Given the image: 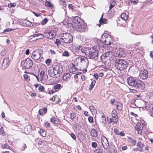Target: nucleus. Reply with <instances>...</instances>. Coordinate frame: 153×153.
<instances>
[{
    "label": "nucleus",
    "instance_id": "nucleus-1",
    "mask_svg": "<svg viewBox=\"0 0 153 153\" xmlns=\"http://www.w3.org/2000/svg\"><path fill=\"white\" fill-rule=\"evenodd\" d=\"M100 48V45H96L93 47L86 48L85 53L88 58L97 60L98 58L99 51Z\"/></svg>",
    "mask_w": 153,
    "mask_h": 153
},
{
    "label": "nucleus",
    "instance_id": "nucleus-2",
    "mask_svg": "<svg viewBox=\"0 0 153 153\" xmlns=\"http://www.w3.org/2000/svg\"><path fill=\"white\" fill-rule=\"evenodd\" d=\"M128 62L122 59H118L116 60L115 62V68L117 69L123 70L127 67Z\"/></svg>",
    "mask_w": 153,
    "mask_h": 153
},
{
    "label": "nucleus",
    "instance_id": "nucleus-3",
    "mask_svg": "<svg viewBox=\"0 0 153 153\" xmlns=\"http://www.w3.org/2000/svg\"><path fill=\"white\" fill-rule=\"evenodd\" d=\"M80 61L79 64V70L83 71L87 68L88 65V60L87 58L85 57L76 59V61Z\"/></svg>",
    "mask_w": 153,
    "mask_h": 153
},
{
    "label": "nucleus",
    "instance_id": "nucleus-4",
    "mask_svg": "<svg viewBox=\"0 0 153 153\" xmlns=\"http://www.w3.org/2000/svg\"><path fill=\"white\" fill-rule=\"evenodd\" d=\"M60 39L62 42L68 44L72 42L73 37L70 33H66L62 35Z\"/></svg>",
    "mask_w": 153,
    "mask_h": 153
},
{
    "label": "nucleus",
    "instance_id": "nucleus-5",
    "mask_svg": "<svg viewBox=\"0 0 153 153\" xmlns=\"http://www.w3.org/2000/svg\"><path fill=\"white\" fill-rule=\"evenodd\" d=\"M21 64L22 66L26 69H30L33 65L32 60L29 58H27L22 61Z\"/></svg>",
    "mask_w": 153,
    "mask_h": 153
},
{
    "label": "nucleus",
    "instance_id": "nucleus-6",
    "mask_svg": "<svg viewBox=\"0 0 153 153\" xmlns=\"http://www.w3.org/2000/svg\"><path fill=\"white\" fill-rule=\"evenodd\" d=\"M114 55V53L112 51H109L103 53L101 55L100 58L103 62H105L107 61L109 57Z\"/></svg>",
    "mask_w": 153,
    "mask_h": 153
},
{
    "label": "nucleus",
    "instance_id": "nucleus-7",
    "mask_svg": "<svg viewBox=\"0 0 153 153\" xmlns=\"http://www.w3.org/2000/svg\"><path fill=\"white\" fill-rule=\"evenodd\" d=\"M42 53V51L41 49L36 50L33 52L31 57L34 60L39 61Z\"/></svg>",
    "mask_w": 153,
    "mask_h": 153
},
{
    "label": "nucleus",
    "instance_id": "nucleus-8",
    "mask_svg": "<svg viewBox=\"0 0 153 153\" xmlns=\"http://www.w3.org/2000/svg\"><path fill=\"white\" fill-rule=\"evenodd\" d=\"M145 84L140 79H137L132 87L136 89L143 90L145 88Z\"/></svg>",
    "mask_w": 153,
    "mask_h": 153
},
{
    "label": "nucleus",
    "instance_id": "nucleus-9",
    "mask_svg": "<svg viewBox=\"0 0 153 153\" xmlns=\"http://www.w3.org/2000/svg\"><path fill=\"white\" fill-rule=\"evenodd\" d=\"M76 30L80 32H85L87 30V25L85 23H83L82 22L77 25L75 27Z\"/></svg>",
    "mask_w": 153,
    "mask_h": 153
},
{
    "label": "nucleus",
    "instance_id": "nucleus-10",
    "mask_svg": "<svg viewBox=\"0 0 153 153\" xmlns=\"http://www.w3.org/2000/svg\"><path fill=\"white\" fill-rule=\"evenodd\" d=\"M146 123L144 121H140L138 123L135 127L138 134H141L144 125H146Z\"/></svg>",
    "mask_w": 153,
    "mask_h": 153
},
{
    "label": "nucleus",
    "instance_id": "nucleus-11",
    "mask_svg": "<svg viewBox=\"0 0 153 153\" xmlns=\"http://www.w3.org/2000/svg\"><path fill=\"white\" fill-rule=\"evenodd\" d=\"M104 37H105V40H104L103 43L105 45L111 44L112 40L111 36L108 34L104 33L102 36V39H103Z\"/></svg>",
    "mask_w": 153,
    "mask_h": 153
},
{
    "label": "nucleus",
    "instance_id": "nucleus-12",
    "mask_svg": "<svg viewBox=\"0 0 153 153\" xmlns=\"http://www.w3.org/2000/svg\"><path fill=\"white\" fill-rule=\"evenodd\" d=\"M45 37L49 39H52L56 35V33L53 30L47 31L44 33Z\"/></svg>",
    "mask_w": 153,
    "mask_h": 153
},
{
    "label": "nucleus",
    "instance_id": "nucleus-13",
    "mask_svg": "<svg viewBox=\"0 0 153 153\" xmlns=\"http://www.w3.org/2000/svg\"><path fill=\"white\" fill-rule=\"evenodd\" d=\"M148 76V72L145 69L141 70L139 74V77L140 79H146Z\"/></svg>",
    "mask_w": 153,
    "mask_h": 153
},
{
    "label": "nucleus",
    "instance_id": "nucleus-14",
    "mask_svg": "<svg viewBox=\"0 0 153 153\" xmlns=\"http://www.w3.org/2000/svg\"><path fill=\"white\" fill-rule=\"evenodd\" d=\"M70 71L71 72L74 74H75V72L77 70H78L79 68V64L75 62L74 64L72 63L70 65Z\"/></svg>",
    "mask_w": 153,
    "mask_h": 153
},
{
    "label": "nucleus",
    "instance_id": "nucleus-15",
    "mask_svg": "<svg viewBox=\"0 0 153 153\" xmlns=\"http://www.w3.org/2000/svg\"><path fill=\"white\" fill-rule=\"evenodd\" d=\"M55 71L56 72L57 76V77L59 76L60 74L63 72V67L62 66L60 65H58L54 66Z\"/></svg>",
    "mask_w": 153,
    "mask_h": 153
},
{
    "label": "nucleus",
    "instance_id": "nucleus-16",
    "mask_svg": "<svg viewBox=\"0 0 153 153\" xmlns=\"http://www.w3.org/2000/svg\"><path fill=\"white\" fill-rule=\"evenodd\" d=\"M55 71L54 67H51L50 68L48 71V73L50 76L53 77H57V74Z\"/></svg>",
    "mask_w": 153,
    "mask_h": 153
},
{
    "label": "nucleus",
    "instance_id": "nucleus-17",
    "mask_svg": "<svg viewBox=\"0 0 153 153\" xmlns=\"http://www.w3.org/2000/svg\"><path fill=\"white\" fill-rule=\"evenodd\" d=\"M137 79L135 77L131 76L127 79V82L129 85L132 87Z\"/></svg>",
    "mask_w": 153,
    "mask_h": 153
},
{
    "label": "nucleus",
    "instance_id": "nucleus-18",
    "mask_svg": "<svg viewBox=\"0 0 153 153\" xmlns=\"http://www.w3.org/2000/svg\"><path fill=\"white\" fill-rule=\"evenodd\" d=\"M81 18L78 16H76L73 19V22L74 24L75 27L81 22Z\"/></svg>",
    "mask_w": 153,
    "mask_h": 153
},
{
    "label": "nucleus",
    "instance_id": "nucleus-19",
    "mask_svg": "<svg viewBox=\"0 0 153 153\" xmlns=\"http://www.w3.org/2000/svg\"><path fill=\"white\" fill-rule=\"evenodd\" d=\"M102 143L104 149H107L109 145L108 141L105 137L102 139Z\"/></svg>",
    "mask_w": 153,
    "mask_h": 153
},
{
    "label": "nucleus",
    "instance_id": "nucleus-20",
    "mask_svg": "<svg viewBox=\"0 0 153 153\" xmlns=\"http://www.w3.org/2000/svg\"><path fill=\"white\" fill-rule=\"evenodd\" d=\"M9 59L7 58H5L4 59L2 65L3 67H4V69L7 68L9 65Z\"/></svg>",
    "mask_w": 153,
    "mask_h": 153
},
{
    "label": "nucleus",
    "instance_id": "nucleus-21",
    "mask_svg": "<svg viewBox=\"0 0 153 153\" xmlns=\"http://www.w3.org/2000/svg\"><path fill=\"white\" fill-rule=\"evenodd\" d=\"M37 37L38 38H36V39H43L44 38V36L42 34L40 33H38L36 34H34L33 35L31 36L30 37L32 38V37Z\"/></svg>",
    "mask_w": 153,
    "mask_h": 153
},
{
    "label": "nucleus",
    "instance_id": "nucleus-22",
    "mask_svg": "<svg viewBox=\"0 0 153 153\" xmlns=\"http://www.w3.org/2000/svg\"><path fill=\"white\" fill-rule=\"evenodd\" d=\"M121 18L124 21V23L122 24L123 25L126 23V21L128 19V16L126 13H123L121 16Z\"/></svg>",
    "mask_w": 153,
    "mask_h": 153
},
{
    "label": "nucleus",
    "instance_id": "nucleus-23",
    "mask_svg": "<svg viewBox=\"0 0 153 153\" xmlns=\"http://www.w3.org/2000/svg\"><path fill=\"white\" fill-rule=\"evenodd\" d=\"M91 134L92 137H96L97 135V132L95 129H93L91 131Z\"/></svg>",
    "mask_w": 153,
    "mask_h": 153
},
{
    "label": "nucleus",
    "instance_id": "nucleus-24",
    "mask_svg": "<svg viewBox=\"0 0 153 153\" xmlns=\"http://www.w3.org/2000/svg\"><path fill=\"white\" fill-rule=\"evenodd\" d=\"M31 127L30 126L28 125L25 127L24 128V131L26 134H28L31 130Z\"/></svg>",
    "mask_w": 153,
    "mask_h": 153
},
{
    "label": "nucleus",
    "instance_id": "nucleus-25",
    "mask_svg": "<svg viewBox=\"0 0 153 153\" xmlns=\"http://www.w3.org/2000/svg\"><path fill=\"white\" fill-rule=\"evenodd\" d=\"M116 107L118 110L121 111L123 108V104L120 102H117L116 105Z\"/></svg>",
    "mask_w": 153,
    "mask_h": 153
},
{
    "label": "nucleus",
    "instance_id": "nucleus-26",
    "mask_svg": "<svg viewBox=\"0 0 153 153\" xmlns=\"http://www.w3.org/2000/svg\"><path fill=\"white\" fill-rule=\"evenodd\" d=\"M103 14L102 15V16L99 20V22L100 23L106 24L107 22V20L105 19H103Z\"/></svg>",
    "mask_w": 153,
    "mask_h": 153
},
{
    "label": "nucleus",
    "instance_id": "nucleus-27",
    "mask_svg": "<svg viewBox=\"0 0 153 153\" xmlns=\"http://www.w3.org/2000/svg\"><path fill=\"white\" fill-rule=\"evenodd\" d=\"M47 109L45 108H43L42 109H40L39 110V113L41 115H43L44 113H45L47 112Z\"/></svg>",
    "mask_w": 153,
    "mask_h": 153
},
{
    "label": "nucleus",
    "instance_id": "nucleus-28",
    "mask_svg": "<svg viewBox=\"0 0 153 153\" xmlns=\"http://www.w3.org/2000/svg\"><path fill=\"white\" fill-rule=\"evenodd\" d=\"M70 76V75L69 73H67L63 76V79L65 81H67L68 79L69 78Z\"/></svg>",
    "mask_w": 153,
    "mask_h": 153
},
{
    "label": "nucleus",
    "instance_id": "nucleus-29",
    "mask_svg": "<svg viewBox=\"0 0 153 153\" xmlns=\"http://www.w3.org/2000/svg\"><path fill=\"white\" fill-rule=\"evenodd\" d=\"M95 83H96V81L94 80H93V81H92L91 82V84L90 85L89 88V89L90 90H91L92 89L93 87L95 85Z\"/></svg>",
    "mask_w": 153,
    "mask_h": 153
},
{
    "label": "nucleus",
    "instance_id": "nucleus-30",
    "mask_svg": "<svg viewBox=\"0 0 153 153\" xmlns=\"http://www.w3.org/2000/svg\"><path fill=\"white\" fill-rule=\"evenodd\" d=\"M100 121L101 123H105L106 122V119L104 114H103L100 120Z\"/></svg>",
    "mask_w": 153,
    "mask_h": 153
},
{
    "label": "nucleus",
    "instance_id": "nucleus-31",
    "mask_svg": "<svg viewBox=\"0 0 153 153\" xmlns=\"http://www.w3.org/2000/svg\"><path fill=\"white\" fill-rule=\"evenodd\" d=\"M45 74V71L44 70H42L40 72L39 76L42 79L43 78Z\"/></svg>",
    "mask_w": 153,
    "mask_h": 153
},
{
    "label": "nucleus",
    "instance_id": "nucleus-32",
    "mask_svg": "<svg viewBox=\"0 0 153 153\" xmlns=\"http://www.w3.org/2000/svg\"><path fill=\"white\" fill-rule=\"evenodd\" d=\"M45 5L48 7H53V5L52 4H51L50 2L48 1H47L45 2Z\"/></svg>",
    "mask_w": 153,
    "mask_h": 153
},
{
    "label": "nucleus",
    "instance_id": "nucleus-33",
    "mask_svg": "<svg viewBox=\"0 0 153 153\" xmlns=\"http://www.w3.org/2000/svg\"><path fill=\"white\" fill-rule=\"evenodd\" d=\"M140 103L141 104H145V103L144 102V101L139 100H136L135 101V105L136 106V104H137V103Z\"/></svg>",
    "mask_w": 153,
    "mask_h": 153
},
{
    "label": "nucleus",
    "instance_id": "nucleus-34",
    "mask_svg": "<svg viewBox=\"0 0 153 153\" xmlns=\"http://www.w3.org/2000/svg\"><path fill=\"white\" fill-rule=\"evenodd\" d=\"M89 109L91 111L92 113H94L95 112V108L93 106H90L89 107Z\"/></svg>",
    "mask_w": 153,
    "mask_h": 153
},
{
    "label": "nucleus",
    "instance_id": "nucleus-35",
    "mask_svg": "<svg viewBox=\"0 0 153 153\" xmlns=\"http://www.w3.org/2000/svg\"><path fill=\"white\" fill-rule=\"evenodd\" d=\"M61 40L60 41L59 39H56V41L55 42V43L56 45L59 46V45L61 44Z\"/></svg>",
    "mask_w": 153,
    "mask_h": 153
},
{
    "label": "nucleus",
    "instance_id": "nucleus-36",
    "mask_svg": "<svg viewBox=\"0 0 153 153\" xmlns=\"http://www.w3.org/2000/svg\"><path fill=\"white\" fill-rule=\"evenodd\" d=\"M113 120L114 121V124H117L118 121V117H115L114 118L112 117Z\"/></svg>",
    "mask_w": 153,
    "mask_h": 153
},
{
    "label": "nucleus",
    "instance_id": "nucleus-37",
    "mask_svg": "<svg viewBox=\"0 0 153 153\" xmlns=\"http://www.w3.org/2000/svg\"><path fill=\"white\" fill-rule=\"evenodd\" d=\"M69 54L68 52L67 51H65L63 53L62 56H64L68 57L69 56Z\"/></svg>",
    "mask_w": 153,
    "mask_h": 153
},
{
    "label": "nucleus",
    "instance_id": "nucleus-38",
    "mask_svg": "<svg viewBox=\"0 0 153 153\" xmlns=\"http://www.w3.org/2000/svg\"><path fill=\"white\" fill-rule=\"evenodd\" d=\"M144 146V144L140 142H138L137 144V146L139 147L140 148H142Z\"/></svg>",
    "mask_w": 153,
    "mask_h": 153
},
{
    "label": "nucleus",
    "instance_id": "nucleus-39",
    "mask_svg": "<svg viewBox=\"0 0 153 153\" xmlns=\"http://www.w3.org/2000/svg\"><path fill=\"white\" fill-rule=\"evenodd\" d=\"M61 87V85L60 84H57L54 86V89L56 90L58 89Z\"/></svg>",
    "mask_w": 153,
    "mask_h": 153
},
{
    "label": "nucleus",
    "instance_id": "nucleus-40",
    "mask_svg": "<svg viewBox=\"0 0 153 153\" xmlns=\"http://www.w3.org/2000/svg\"><path fill=\"white\" fill-rule=\"evenodd\" d=\"M60 3L64 6V7H66V2L64 0H61Z\"/></svg>",
    "mask_w": 153,
    "mask_h": 153
},
{
    "label": "nucleus",
    "instance_id": "nucleus-41",
    "mask_svg": "<svg viewBox=\"0 0 153 153\" xmlns=\"http://www.w3.org/2000/svg\"><path fill=\"white\" fill-rule=\"evenodd\" d=\"M4 133V132L2 126H1L0 125V135H3Z\"/></svg>",
    "mask_w": 153,
    "mask_h": 153
},
{
    "label": "nucleus",
    "instance_id": "nucleus-42",
    "mask_svg": "<svg viewBox=\"0 0 153 153\" xmlns=\"http://www.w3.org/2000/svg\"><path fill=\"white\" fill-rule=\"evenodd\" d=\"M16 4L15 3H10L8 4V7H9L11 8V7H13L16 6Z\"/></svg>",
    "mask_w": 153,
    "mask_h": 153
},
{
    "label": "nucleus",
    "instance_id": "nucleus-43",
    "mask_svg": "<svg viewBox=\"0 0 153 153\" xmlns=\"http://www.w3.org/2000/svg\"><path fill=\"white\" fill-rule=\"evenodd\" d=\"M45 90L44 87L42 85H40L39 87V91H43Z\"/></svg>",
    "mask_w": 153,
    "mask_h": 153
},
{
    "label": "nucleus",
    "instance_id": "nucleus-44",
    "mask_svg": "<svg viewBox=\"0 0 153 153\" xmlns=\"http://www.w3.org/2000/svg\"><path fill=\"white\" fill-rule=\"evenodd\" d=\"M48 21V19L47 18H45L43 19L42 22V25L45 24Z\"/></svg>",
    "mask_w": 153,
    "mask_h": 153
},
{
    "label": "nucleus",
    "instance_id": "nucleus-45",
    "mask_svg": "<svg viewBox=\"0 0 153 153\" xmlns=\"http://www.w3.org/2000/svg\"><path fill=\"white\" fill-rule=\"evenodd\" d=\"M27 147V146L25 144L23 143L22 145V147H21V149L22 151L25 150V148Z\"/></svg>",
    "mask_w": 153,
    "mask_h": 153
},
{
    "label": "nucleus",
    "instance_id": "nucleus-46",
    "mask_svg": "<svg viewBox=\"0 0 153 153\" xmlns=\"http://www.w3.org/2000/svg\"><path fill=\"white\" fill-rule=\"evenodd\" d=\"M130 1L134 4H136L138 2V1L137 0H130Z\"/></svg>",
    "mask_w": 153,
    "mask_h": 153
},
{
    "label": "nucleus",
    "instance_id": "nucleus-47",
    "mask_svg": "<svg viewBox=\"0 0 153 153\" xmlns=\"http://www.w3.org/2000/svg\"><path fill=\"white\" fill-rule=\"evenodd\" d=\"M103 151L102 149L96 150L94 152V153H102Z\"/></svg>",
    "mask_w": 153,
    "mask_h": 153
},
{
    "label": "nucleus",
    "instance_id": "nucleus-48",
    "mask_svg": "<svg viewBox=\"0 0 153 153\" xmlns=\"http://www.w3.org/2000/svg\"><path fill=\"white\" fill-rule=\"evenodd\" d=\"M88 120L89 122L92 123L93 122V118L92 117L90 116L88 118Z\"/></svg>",
    "mask_w": 153,
    "mask_h": 153
},
{
    "label": "nucleus",
    "instance_id": "nucleus-49",
    "mask_svg": "<svg viewBox=\"0 0 153 153\" xmlns=\"http://www.w3.org/2000/svg\"><path fill=\"white\" fill-rule=\"evenodd\" d=\"M51 62V60L50 59H48L46 60L45 61V63L48 65H49Z\"/></svg>",
    "mask_w": 153,
    "mask_h": 153
},
{
    "label": "nucleus",
    "instance_id": "nucleus-50",
    "mask_svg": "<svg viewBox=\"0 0 153 153\" xmlns=\"http://www.w3.org/2000/svg\"><path fill=\"white\" fill-rule=\"evenodd\" d=\"M1 146L3 148L9 149V146L7 144L3 145Z\"/></svg>",
    "mask_w": 153,
    "mask_h": 153
},
{
    "label": "nucleus",
    "instance_id": "nucleus-51",
    "mask_svg": "<svg viewBox=\"0 0 153 153\" xmlns=\"http://www.w3.org/2000/svg\"><path fill=\"white\" fill-rule=\"evenodd\" d=\"M51 122L53 123H55L56 120L55 118L54 117L51 118Z\"/></svg>",
    "mask_w": 153,
    "mask_h": 153
},
{
    "label": "nucleus",
    "instance_id": "nucleus-52",
    "mask_svg": "<svg viewBox=\"0 0 153 153\" xmlns=\"http://www.w3.org/2000/svg\"><path fill=\"white\" fill-rule=\"evenodd\" d=\"M13 30L12 29H7L4 30V32H9L10 31H12Z\"/></svg>",
    "mask_w": 153,
    "mask_h": 153
},
{
    "label": "nucleus",
    "instance_id": "nucleus-53",
    "mask_svg": "<svg viewBox=\"0 0 153 153\" xmlns=\"http://www.w3.org/2000/svg\"><path fill=\"white\" fill-rule=\"evenodd\" d=\"M6 54V52L5 50L4 49H3L2 50L1 53V56H4Z\"/></svg>",
    "mask_w": 153,
    "mask_h": 153
},
{
    "label": "nucleus",
    "instance_id": "nucleus-54",
    "mask_svg": "<svg viewBox=\"0 0 153 153\" xmlns=\"http://www.w3.org/2000/svg\"><path fill=\"white\" fill-rule=\"evenodd\" d=\"M97 144L95 142H93L92 143V146L93 148H95L97 146Z\"/></svg>",
    "mask_w": 153,
    "mask_h": 153
},
{
    "label": "nucleus",
    "instance_id": "nucleus-55",
    "mask_svg": "<svg viewBox=\"0 0 153 153\" xmlns=\"http://www.w3.org/2000/svg\"><path fill=\"white\" fill-rule=\"evenodd\" d=\"M70 116L71 118L73 119L75 117V114L74 113H71L70 114Z\"/></svg>",
    "mask_w": 153,
    "mask_h": 153
},
{
    "label": "nucleus",
    "instance_id": "nucleus-56",
    "mask_svg": "<svg viewBox=\"0 0 153 153\" xmlns=\"http://www.w3.org/2000/svg\"><path fill=\"white\" fill-rule=\"evenodd\" d=\"M113 120L112 117L110 118H108V122L110 123H112V122L114 123V121Z\"/></svg>",
    "mask_w": 153,
    "mask_h": 153
},
{
    "label": "nucleus",
    "instance_id": "nucleus-57",
    "mask_svg": "<svg viewBox=\"0 0 153 153\" xmlns=\"http://www.w3.org/2000/svg\"><path fill=\"white\" fill-rule=\"evenodd\" d=\"M118 129L117 128H115L114 129V132L116 135H119V133L118 132Z\"/></svg>",
    "mask_w": 153,
    "mask_h": 153
},
{
    "label": "nucleus",
    "instance_id": "nucleus-58",
    "mask_svg": "<svg viewBox=\"0 0 153 153\" xmlns=\"http://www.w3.org/2000/svg\"><path fill=\"white\" fill-rule=\"evenodd\" d=\"M24 78L25 80H26V81H27L28 80V76L26 74H25L24 75Z\"/></svg>",
    "mask_w": 153,
    "mask_h": 153
},
{
    "label": "nucleus",
    "instance_id": "nucleus-59",
    "mask_svg": "<svg viewBox=\"0 0 153 153\" xmlns=\"http://www.w3.org/2000/svg\"><path fill=\"white\" fill-rule=\"evenodd\" d=\"M68 7L69 9L73 10L74 9V7L71 4H70L68 5Z\"/></svg>",
    "mask_w": 153,
    "mask_h": 153
},
{
    "label": "nucleus",
    "instance_id": "nucleus-60",
    "mask_svg": "<svg viewBox=\"0 0 153 153\" xmlns=\"http://www.w3.org/2000/svg\"><path fill=\"white\" fill-rule=\"evenodd\" d=\"M130 138L131 140L132 143V144L134 145H135L136 144V140L133 139H132L131 138Z\"/></svg>",
    "mask_w": 153,
    "mask_h": 153
},
{
    "label": "nucleus",
    "instance_id": "nucleus-61",
    "mask_svg": "<svg viewBox=\"0 0 153 153\" xmlns=\"http://www.w3.org/2000/svg\"><path fill=\"white\" fill-rule=\"evenodd\" d=\"M57 91L55 89H53L52 90L50 91L49 92V93L50 94H53L55 92H56Z\"/></svg>",
    "mask_w": 153,
    "mask_h": 153
},
{
    "label": "nucleus",
    "instance_id": "nucleus-62",
    "mask_svg": "<svg viewBox=\"0 0 153 153\" xmlns=\"http://www.w3.org/2000/svg\"><path fill=\"white\" fill-rule=\"evenodd\" d=\"M71 137L74 140L76 139V137L75 134L73 133H71Z\"/></svg>",
    "mask_w": 153,
    "mask_h": 153
},
{
    "label": "nucleus",
    "instance_id": "nucleus-63",
    "mask_svg": "<svg viewBox=\"0 0 153 153\" xmlns=\"http://www.w3.org/2000/svg\"><path fill=\"white\" fill-rule=\"evenodd\" d=\"M131 46H132L131 45H126L127 49H129V50H130V48H132L131 47Z\"/></svg>",
    "mask_w": 153,
    "mask_h": 153
},
{
    "label": "nucleus",
    "instance_id": "nucleus-64",
    "mask_svg": "<svg viewBox=\"0 0 153 153\" xmlns=\"http://www.w3.org/2000/svg\"><path fill=\"white\" fill-rule=\"evenodd\" d=\"M119 135H120V136H123L125 135V133H124V132L123 131H121L120 133H119Z\"/></svg>",
    "mask_w": 153,
    "mask_h": 153
}]
</instances>
